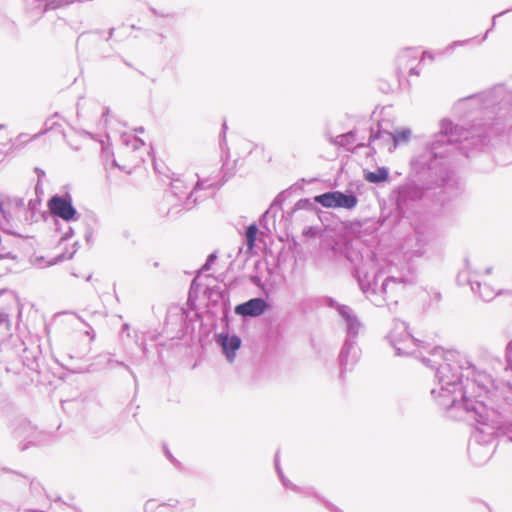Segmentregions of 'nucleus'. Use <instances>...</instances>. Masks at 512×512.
<instances>
[{"label": "nucleus", "instance_id": "obj_55", "mask_svg": "<svg viewBox=\"0 0 512 512\" xmlns=\"http://www.w3.org/2000/svg\"><path fill=\"white\" fill-rule=\"evenodd\" d=\"M4 128H5V125L4 124H0V130L4 129Z\"/></svg>", "mask_w": 512, "mask_h": 512}, {"label": "nucleus", "instance_id": "obj_50", "mask_svg": "<svg viewBox=\"0 0 512 512\" xmlns=\"http://www.w3.org/2000/svg\"><path fill=\"white\" fill-rule=\"evenodd\" d=\"M165 508H166V505H164V504L158 506V509H160V510L165 509Z\"/></svg>", "mask_w": 512, "mask_h": 512}, {"label": "nucleus", "instance_id": "obj_43", "mask_svg": "<svg viewBox=\"0 0 512 512\" xmlns=\"http://www.w3.org/2000/svg\"><path fill=\"white\" fill-rule=\"evenodd\" d=\"M129 328H130V326H129V324H127V323H124V324L122 325V329H123V331H128V330H129Z\"/></svg>", "mask_w": 512, "mask_h": 512}, {"label": "nucleus", "instance_id": "obj_23", "mask_svg": "<svg viewBox=\"0 0 512 512\" xmlns=\"http://www.w3.org/2000/svg\"><path fill=\"white\" fill-rule=\"evenodd\" d=\"M27 487H29L30 493L32 494L33 497H38L43 492V487H42L41 483L38 480H36L35 478L30 477L29 475H28Z\"/></svg>", "mask_w": 512, "mask_h": 512}, {"label": "nucleus", "instance_id": "obj_12", "mask_svg": "<svg viewBox=\"0 0 512 512\" xmlns=\"http://www.w3.org/2000/svg\"><path fill=\"white\" fill-rule=\"evenodd\" d=\"M270 308L268 301L262 297H254L235 306V314L244 318L259 317Z\"/></svg>", "mask_w": 512, "mask_h": 512}, {"label": "nucleus", "instance_id": "obj_45", "mask_svg": "<svg viewBox=\"0 0 512 512\" xmlns=\"http://www.w3.org/2000/svg\"><path fill=\"white\" fill-rule=\"evenodd\" d=\"M252 281H253L254 283H256V284H257V283H259L261 280H260V278H259L258 276H255V277H253V278H252Z\"/></svg>", "mask_w": 512, "mask_h": 512}, {"label": "nucleus", "instance_id": "obj_38", "mask_svg": "<svg viewBox=\"0 0 512 512\" xmlns=\"http://www.w3.org/2000/svg\"><path fill=\"white\" fill-rule=\"evenodd\" d=\"M227 128H228V127H227V123H226V121H224V122H223V124H222V132H221V134H222V140H223V141H225V137H226L225 135H226V130H227Z\"/></svg>", "mask_w": 512, "mask_h": 512}, {"label": "nucleus", "instance_id": "obj_32", "mask_svg": "<svg viewBox=\"0 0 512 512\" xmlns=\"http://www.w3.org/2000/svg\"><path fill=\"white\" fill-rule=\"evenodd\" d=\"M57 230L62 232V236H61L62 240H67L74 234L73 228L69 225L66 227V229L64 231H62L61 228H58V227H57Z\"/></svg>", "mask_w": 512, "mask_h": 512}, {"label": "nucleus", "instance_id": "obj_33", "mask_svg": "<svg viewBox=\"0 0 512 512\" xmlns=\"http://www.w3.org/2000/svg\"><path fill=\"white\" fill-rule=\"evenodd\" d=\"M35 172L37 173V176H38V181L35 186V192L38 193L41 190V179H42V177L45 176V172L40 168H35Z\"/></svg>", "mask_w": 512, "mask_h": 512}, {"label": "nucleus", "instance_id": "obj_24", "mask_svg": "<svg viewBox=\"0 0 512 512\" xmlns=\"http://www.w3.org/2000/svg\"><path fill=\"white\" fill-rule=\"evenodd\" d=\"M465 266L467 271H461L457 276V283L459 285L468 284L467 278H472L469 271H470V261L468 258L465 259Z\"/></svg>", "mask_w": 512, "mask_h": 512}, {"label": "nucleus", "instance_id": "obj_41", "mask_svg": "<svg viewBox=\"0 0 512 512\" xmlns=\"http://www.w3.org/2000/svg\"><path fill=\"white\" fill-rule=\"evenodd\" d=\"M114 31H115L114 28L109 29L108 38L106 39V41H109L113 37Z\"/></svg>", "mask_w": 512, "mask_h": 512}, {"label": "nucleus", "instance_id": "obj_25", "mask_svg": "<svg viewBox=\"0 0 512 512\" xmlns=\"http://www.w3.org/2000/svg\"><path fill=\"white\" fill-rule=\"evenodd\" d=\"M18 257L10 249L8 244H0V259L16 260Z\"/></svg>", "mask_w": 512, "mask_h": 512}, {"label": "nucleus", "instance_id": "obj_9", "mask_svg": "<svg viewBox=\"0 0 512 512\" xmlns=\"http://www.w3.org/2000/svg\"><path fill=\"white\" fill-rule=\"evenodd\" d=\"M314 202L320 204L324 208L332 209H354L359 200L357 195L352 191L331 190L314 196Z\"/></svg>", "mask_w": 512, "mask_h": 512}, {"label": "nucleus", "instance_id": "obj_39", "mask_svg": "<svg viewBox=\"0 0 512 512\" xmlns=\"http://www.w3.org/2000/svg\"><path fill=\"white\" fill-rule=\"evenodd\" d=\"M274 462H275V468H276L277 474L279 475V470H282V469L279 465L278 453H276V455H275Z\"/></svg>", "mask_w": 512, "mask_h": 512}, {"label": "nucleus", "instance_id": "obj_48", "mask_svg": "<svg viewBox=\"0 0 512 512\" xmlns=\"http://www.w3.org/2000/svg\"><path fill=\"white\" fill-rule=\"evenodd\" d=\"M123 61H124V63H125V65H126V66H128V67H132V64H131L130 62H128V61H126V60H123Z\"/></svg>", "mask_w": 512, "mask_h": 512}, {"label": "nucleus", "instance_id": "obj_11", "mask_svg": "<svg viewBox=\"0 0 512 512\" xmlns=\"http://www.w3.org/2000/svg\"><path fill=\"white\" fill-rule=\"evenodd\" d=\"M16 438L26 441L20 446V450H26L30 445H37L42 441V432L37 429L31 421L27 419H19L14 429Z\"/></svg>", "mask_w": 512, "mask_h": 512}, {"label": "nucleus", "instance_id": "obj_57", "mask_svg": "<svg viewBox=\"0 0 512 512\" xmlns=\"http://www.w3.org/2000/svg\"><path fill=\"white\" fill-rule=\"evenodd\" d=\"M53 128V124L47 128V130H50Z\"/></svg>", "mask_w": 512, "mask_h": 512}, {"label": "nucleus", "instance_id": "obj_53", "mask_svg": "<svg viewBox=\"0 0 512 512\" xmlns=\"http://www.w3.org/2000/svg\"><path fill=\"white\" fill-rule=\"evenodd\" d=\"M195 283H196V278H194V279L192 280L191 287H193V285H194Z\"/></svg>", "mask_w": 512, "mask_h": 512}, {"label": "nucleus", "instance_id": "obj_49", "mask_svg": "<svg viewBox=\"0 0 512 512\" xmlns=\"http://www.w3.org/2000/svg\"><path fill=\"white\" fill-rule=\"evenodd\" d=\"M151 82L155 84L157 82V79L155 77L150 78Z\"/></svg>", "mask_w": 512, "mask_h": 512}, {"label": "nucleus", "instance_id": "obj_21", "mask_svg": "<svg viewBox=\"0 0 512 512\" xmlns=\"http://www.w3.org/2000/svg\"><path fill=\"white\" fill-rule=\"evenodd\" d=\"M314 201L312 202L309 198H302L296 202L290 215L292 216L297 210H308L312 211L314 209Z\"/></svg>", "mask_w": 512, "mask_h": 512}, {"label": "nucleus", "instance_id": "obj_5", "mask_svg": "<svg viewBox=\"0 0 512 512\" xmlns=\"http://www.w3.org/2000/svg\"><path fill=\"white\" fill-rule=\"evenodd\" d=\"M28 485V475L8 467L0 469V512H14L10 502L19 499Z\"/></svg>", "mask_w": 512, "mask_h": 512}, {"label": "nucleus", "instance_id": "obj_28", "mask_svg": "<svg viewBox=\"0 0 512 512\" xmlns=\"http://www.w3.org/2000/svg\"><path fill=\"white\" fill-rule=\"evenodd\" d=\"M291 190H292V187H290L289 189H286V190L282 191L281 193H279L277 195V197L274 199V201L272 203V206H274V205L281 206L282 203L284 202V200L286 199V197H288L291 194Z\"/></svg>", "mask_w": 512, "mask_h": 512}, {"label": "nucleus", "instance_id": "obj_37", "mask_svg": "<svg viewBox=\"0 0 512 512\" xmlns=\"http://www.w3.org/2000/svg\"><path fill=\"white\" fill-rule=\"evenodd\" d=\"M87 34H88L87 32H83L79 35V37L77 38V42H76V49H78V45L80 44V42H82L85 39V36Z\"/></svg>", "mask_w": 512, "mask_h": 512}, {"label": "nucleus", "instance_id": "obj_3", "mask_svg": "<svg viewBox=\"0 0 512 512\" xmlns=\"http://www.w3.org/2000/svg\"><path fill=\"white\" fill-rule=\"evenodd\" d=\"M331 250L335 256L345 258L352 265L361 291L373 305H397L399 295L408 284L407 279L387 276L378 286L382 272L370 271L376 263V254L372 250L367 247L361 250L348 240L335 241Z\"/></svg>", "mask_w": 512, "mask_h": 512}, {"label": "nucleus", "instance_id": "obj_22", "mask_svg": "<svg viewBox=\"0 0 512 512\" xmlns=\"http://www.w3.org/2000/svg\"><path fill=\"white\" fill-rule=\"evenodd\" d=\"M325 304L330 307V308H335L337 311H338V314L341 316V311H342V307H345L347 308L349 314L351 315L352 318H358L354 312L352 311V309L347 306V305H344V304H339L335 299H333L332 297H327L325 299Z\"/></svg>", "mask_w": 512, "mask_h": 512}, {"label": "nucleus", "instance_id": "obj_7", "mask_svg": "<svg viewBox=\"0 0 512 512\" xmlns=\"http://www.w3.org/2000/svg\"><path fill=\"white\" fill-rule=\"evenodd\" d=\"M466 369L465 388H469V398L472 401L482 400L493 387L492 377L484 370L478 369L471 361L465 358L463 362Z\"/></svg>", "mask_w": 512, "mask_h": 512}, {"label": "nucleus", "instance_id": "obj_1", "mask_svg": "<svg viewBox=\"0 0 512 512\" xmlns=\"http://www.w3.org/2000/svg\"><path fill=\"white\" fill-rule=\"evenodd\" d=\"M489 141L490 131L487 128H477L476 125L466 128L454 125L449 119L441 120L440 131L411 160V169L417 180H407L392 191L391 199L398 217L408 218L419 201L442 207L456 197L459 182L450 166L448 154L458 150L469 157V148L481 150Z\"/></svg>", "mask_w": 512, "mask_h": 512}, {"label": "nucleus", "instance_id": "obj_31", "mask_svg": "<svg viewBox=\"0 0 512 512\" xmlns=\"http://www.w3.org/2000/svg\"><path fill=\"white\" fill-rule=\"evenodd\" d=\"M107 363H108V365L116 364L118 366L124 367L131 374L133 379L136 381L137 378H136L134 371L128 365H126L124 362L109 358Z\"/></svg>", "mask_w": 512, "mask_h": 512}, {"label": "nucleus", "instance_id": "obj_36", "mask_svg": "<svg viewBox=\"0 0 512 512\" xmlns=\"http://www.w3.org/2000/svg\"><path fill=\"white\" fill-rule=\"evenodd\" d=\"M144 145V141L140 138H134V148L138 149L140 146Z\"/></svg>", "mask_w": 512, "mask_h": 512}, {"label": "nucleus", "instance_id": "obj_29", "mask_svg": "<svg viewBox=\"0 0 512 512\" xmlns=\"http://www.w3.org/2000/svg\"><path fill=\"white\" fill-rule=\"evenodd\" d=\"M354 137H355V132L350 131L348 133L338 136V139H340V141L338 143H340L341 145L351 144L354 141Z\"/></svg>", "mask_w": 512, "mask_h": 512}, {"label": "nucleus", "instance_id": "obj_2", "mask_svg": "<svg viewBox=\"0 0 512 512\" xmlns=\"http://www.w3.org/2000/svg\"><path fill=\"white\" fill-rule=\"evenodd\" d=\"M396 355H415L422 363L435 370L437 387L431 390L432 397L443 407L451 419H482L487 415V405L482 400L472 401L465 388V357L454 351L444 352L442 347H434L429 356L410 350V346L422 347L423 342L414 338L403 321H396L388 335Z\"/></svg>", "mask_w": 512, "mask_h": 512}, {"label": "nucleus", "instance_id": "obj_4", "mask_svg": "<svg viewBox=\"0 0 512 512\" xmlns=\"http://www.w3.org/2000/svg\"><path fill=\"white\" fill-rule=\"evenodd\" d=\"M489 417L487 409V415L482 419H463L471 425L477 424L468 444L470 458L476 465H483L492 457L496 450V438L506 437L512 442V421L506 418L490 420Z\"/></svg>", "mask_w": 512, "mask_h": 512}, {"label": "nucleus", "instance_id": "obj_10", "mask_svg": "<svg viewBox=\"0 0 512 512\" xmlns=\"http://www.w3.org/2000/svg\"><path fill=\"white\" fill-rule=\"evenodd\" d=\"M415 244L411 246V256L422 257L433 253L436 249V241L433 232L427 227H416L414 229Z\"/></svg>", "mask_w": 512, "mask_h": 512}, {"label": "nucleus", "instance_id": "obj_30", "mask_svg": "<svg viewBox=\"0 0 512 512\" xmlns=\"http://www.w3.org/2000/svg\"><path fill=\"white\" fill-rule=\"evenodd\" d=\"M217 259V253L216 252H212L208 255L205 263L202 265L201 267V270L202 271H208L210 270L212 264L215 262V260Z\"/></svg>", "mask_w": 512, "mask_h": 512}, {"label": "nucleus", "instance_id": "obj_20", "mask_svg": "<svg viewBox=\"0 0 512 512\" xmlns=\"http://www.w3.org/2000/svg\"><path fill=\"white\" fill-rule=\"evenodd\" d=\"M258 227L255 223L250 224L245 230V243L248 248H253L255 245Z\"/></svg>", "mask_w": 512, "mask_h": 512}, {"label": "nucleus", "instance_id": "obj_46", "mask_svg": "<svg viewBox=\"0 0 512 512\" xmlns=\"http://www.w3.org/2000/svg\"><path fill=\"white\" fill-rule=\"evenodd\" d=\"M109 111H110L109 108L106 107L102 117H106L109 114Z\"/></svg>", "mask_w": 512, "mask_h": 512}, {"label": "nucleus", "instance_id": "obj_27", "mask_svg": "<svg viewBox=\"0 0 512 512\" xmlns=\"http://www.w3.org/2000/svg\"><path fill=\"white\" fill-rule=\"evenodd\" d=\"M279 478H280V481L282 483V485L287 488V489H291V490H294L296 492H301L302 489L296 485H294L290 480H288L283 471L282 470H279Z\"/></svg>", "mask_w": 512, "mask_h": 512}, {"label": "nucleus", "instance_id": "obj_56", "mask_svg": "<svg viewBox=\"0 0 512 512\" xmlns=\"http://www.w3.org/2000/svg\"><path fill=\"white\" fill-rule=\"evenodd\" d=\"M113 165H114V166H118V164H117L116 160H114V161H113Z\"/></svg>", "mask_w": 512, "mask_h": 512}, {"label": "nucleus", "instance_id": "obj_40", "mask_svg": "<svg viewBox=\"0 0 512 512\" xmlns=\"http://www.w3.org/2000/svg\"><path fill=\"white\" fill-rule=\"evenodd\" d=\"M152 506H153V501L152 500L147 501L144 506L145 512H149V510L152 508Z\"/></svg>", "mask_w": 512, "mask_h": 512}, {"label": "nucleus", "instance_id": "obj_17", "mask_svg": "<svg viewBox=\"0 0 512 512\" xmlns=\"http://www.w3.org/2000/svg\"><path fill=\"white\" fill-rule=\"evenodd\" d=\"M367 182L380 184L388 180L389 169L387 167H378L375 171H367L364 175Z\"/></svg>", "mask_w": 512, "mask_h": 512}, {"label": "nucleus", "instance_id": "obj_14", "mask_svg": "<svg viewBox=\"0 0 512 512\" xmlns=\"http://www.w3.org/2000/svg\"><path fill=\"white\" fill-rule=\"evenodd\" d=\"M410 135L411 130L408 128L401 129L396 133H391L381 129H378L377 131L371 129V133L369 136V147L371 146L372 143H375L376 141H392V147L395 148L400 143L407 142L410 138Z\"/></svg>", "mask_w": 512, "mask_h": 512}, {"label": "nucleus", "instance_id": "obj_58", "mask_svg": "<svg viewBox=\"0 0 512 512\" xmlns=\"http://www.w3.org/2000/svg\"><path fill=\"white\" fill-rule=\"evenodd\" d=\"M158 265H159L158 262L154 263V267H158Z\"/></svg>", "mask_w": 512, "mask_h": 512}, {"label": "nucleus", "instance_id": "obj_52", "mask_svg": "<svg viewBox=\"0 0 512 512\" xmlns=\"http://www.w3.org/2000/svg\"><path fill=\"white\" fill-rule=\"evenodd\" d=\"M91 236V233H87L86 234V240L88 241L89 240V237Z\"/></svg>", "mask_w": 512, "mask_h": 512}, {"label": "nucleus", "instance_id": "obj_6", "mask_svg": "<svg viewBox=\"0 0 512 512\" xmlns=\"http://www.w3.org/2000/svg\"><path fill=\"white\" fill-rule=\"evenodd\" d=\"M341 318L346 324V338L338 357L342 376L346 370L356 364L360 357L356 338L361 328V322L358 318H352L345 307H342Z\"/></svg>", "mask_w": 512, "mask_h": 512}, {"label": "nucleus", "instance_id": "obj_44", "mask_svg": "<svg viewBox=\"0 0 512 512\" xmlns=\"http://www.w3.org/2000/svg\"><path fill=\"white\" fill-rule=\"evenodd\" d=\"M135 132L137 133H143L144 132V128L141 126V127H138L135 129Z\"/></svg>", "mask_w": 512, "mask_h": 512}, {"label": "nucleus", "instance_id": "obj_54", "mask_svg": "<svg viewBox=\"0 0 512 512\" xmlns=\"http://www.w3.org/2000/svg\"><path fill=\"white\" fill-rule=\"evenodd\" d=\"M460 44H462V42H460V41L454 42V45H460Z\"/></svg>", "mask_w": 512, "mask_h": 512}, {"label": "nucleus", "instance_id": "obj_42", "mask_svg": "<svg viewBox=\"0 0 512 512\" xmlns=\"http://www.w3.org/2000/svg\"><path fill=\"white\" fill-rule=\"evenodd\" d=\"M492 270H493V267H487V268L485 269V274H486V275H490V274L492 273Z\"/></svg>", "mask_w": 512, "mask_h": 512}, {"label": "nucleus", "instance_id": "obj_13", "mask_svg": "<svg viewBox=\"0 0 512 512\" xmlns=\"http://www.w3.org/2000/svg\"><path fill=\"white\" fill-rule=\"evenodd\" d=\"M216 343L221 347L222 353L229 363L235 360L236 352L241 347L242 340L236 334L221 332L215 336Z\"/></svg>", "mask_w": 512, "mask_h": 512}, {"label": "nucleus", "instance_id": "obj_35", "mask_svg": "<svg viewBox=\"0 0 512 512\" xmlns=\"http://www.w3.org/2000/svg\"><path fill=\"white\" fill-rule=\"evenodd\" d=\"M325 505L329 509L330 512H343L338 507H336L335 505H333L332 503H330L328 501H325Z\"/></svg>", "mask_w": 512, "mask_h": 512}, {"label": "nucleus", "instance_id": "obj_19", "mask_svg": "<svg viewBox=\"0 0 512 512\" xmlns=\"http://www.w3.org/2000/svg\"><path fill=\"white\" fill-rule=\"evenodd\" d=\"M186 189L187 187L181 179H173L170 185V196L181 200L182 196L186 194Z\"/></svg>", "mask_w": 512, "mask_h": 512}, {"label": "nucleus", "instance_id": "obj_47", "mask_svg": "<svg viewBox=\"0 0 512 512\" xmlns=\"http://www.w3.org/2000/svg\"><path fill=\"white\" fill-rule=\"evenodd\" d=\"M410 74H418V72L416 71V68H411Z\"/></svg>", "mask_w": 512, "mask_h": 512}, {"label": "nucleus", "instance_id": "obj_34", "mask_svg": "<svg viewBox=\"0 0 512 512\" xmlns=\"http://www.w3.org/2000/svg\"><path fill=\"white\" fill-rule=\"evenodd\" d=\"M510 11H512V8H511V9H506V10H504V11H502V12L498 13V14H495V15L493 16V18H492V25H491V28L486 32V34H485V36H484V39H486L487 34L489 33V31H490V30H492V29L495 27V25H496V18H498V17H500V16H502V15H504V14H506V13L510 12Z\"/></svg>", "mask_w": 512, "mask_h": 512}, {"label": "nucleus", "instance_id": "obj_26", "mask_svg": "<svg viewBox=\"0 0 512 512\" xmlns=\"http://www.w3.org/2000/svg\"><path fill=\"white\" fill-rule=\"evenodd\" d=\"M163 452L166 456V458L170 461V463L178 470H182V464L180 461H178L174 456L173 454L171 453V451L169 450L168 446L167 445H163Z\"/></svg>", "mask_w": 512, "mask_h": 512}, {"label": "nucleus", "instance_id": "obj_16", "mask_svg": "<svg viewBox=\"0 0 512 512\" xmlns=\"http://www.w3.org/2000/svg\"><path fill=\"white\" fill-rule=\"evenodd\" d=\"M467 282L469 283V286L471 287V290L474 293H478L479 297L483 299L484 301H490L494 298L495 292L494 289L489 286L488 284L474 280L473 278H467Z\"/></svg>", "mask_w": 512, "mask_h": 512}, {"label": "nucleus", "instance_id": "obj_8", "mask_svg": "<svg viewBox=\"0 0 512 512\" xmlns=\"http://www.w3.org/2000/svg\"><path fill=\"white\" fill-rule=\"evenodd\" d=\"M47 207L50 214L55 218H60L66 223H72L80 219V213L73 205L70 193L54 194L47 201Z\"/></svg>", "mask_w": 512, "mask_h": 512}, {"label": "nucleus", "instance_id": "obj_15", "mask_svg": "<svg viewBox=\"0 0 512 512\" xmlns=\"http://www.w3.org/2000/svg\"><path fill=\"white\" fill-rule=\"evenodd\" d=\"M205 184H206L205 181L198 179V181L194 185L193 189L189 192L188 195L185 196V202L183 203V208H178L179 205L175 204L168 210L167 215L173 216L174 214L180 213L183 209H186V210L191 209L193 207V205H195L197 203V198L192 200L193 194L196 193L198 190L203 189L204 187L210 188L213 186L212 183L207 184V185H205Z\"/></svg>", "mask_w": 512, "mask_h": 512}, {"label": "nucleus", "instance_id": "obj_51", "mask_svg": "<svg viewBox=\"0 0 512 512\" xmlns=\"http://www.w3.org/2000/svg\"><path fill=\"white\" fill-rule=\"evenodd\" d=\"M92 279V275L89 274L87 277H86V281H90Z\"/></svg>", "mask_w": 512, "mask_h": 512}, {"label": "nucleus", "instance_id": "obj_18", "mask_svg": "<svg viewBox=\"0 0 512 512\" xmlns=\"http://www.w3.org/2000/svg\"><path fill=\"white\" fill-rule=\"evenodd\" d=\"M40 205H41V198L38 196V193H36V197L34 199H30L28 201V211L30 212V218L26 217V220H30L31 222H36L39 219L38 214H40Z\"/></svg>", "mask_w": 512, "mask_h": 512}]
</instances>
